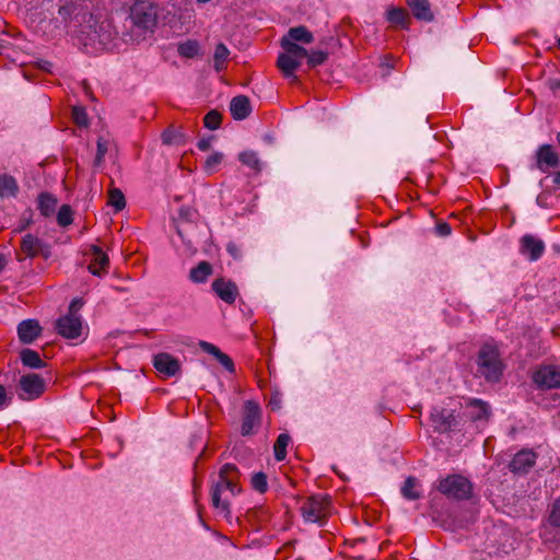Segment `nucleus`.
Here are the masks:
<instances>
[{
	"instance_id": "nucleus-2",
	"label": "nucleus",
	"mask_w": 560,
	"mask_h": 560,
	"mask_svg": "<svg viewBox=\"0 0 560 560\" xmlns=\"http://www.w3.org/2000/svg\"><path fill=\"white\" fill-rule=\"evenodd\" d=\"M238 468L234 464H224L219 471L218 480L211 489V503L214 509L228 516L231 513L230 499L241 492L238 487Z\"/></svg>"
},
{
	"instance_id": "nucleus-23",
	"label": "nucleus",
	"mask_w": 560,
	"mask_h": 560,
	"mask_svg": "<svg viewBox=\"0 0 560 560\" xmlns=\"http://www.w3.org/2000/svg\"><path fill=\"white\" fill-rule=\"evenodd\" d=\"M467 417L471 421H487L490 417V406L481 399H470L466 405Z\"/></svg>"
},
{
	"instance_id": "nucleus-18",
	"label": "nucleus",
	"mask_w": 560,
	"mask_h": 560,
	"mask_svg": "<svg viewBox=\"0 0 560 560\" xmlns=\"http://www.w3.org/2000/svg\"><path fill=\"white\" fill-rule=\"evenodd\" d=\"M211 287L215 294L228 304H233L238 296V288L232 280L218 278L212 282Z\"/></svg>"
},
{
	"instance_id": "nucleus-4",
	"label": "nucleus",
	"mask_w": 560,
	"mask_h": 560,
	"mask_svg": "<svg viewBox=\"0 0 560 560\" xmlns=\"http://www.w3.org/2000/svg\"><path fill=\"white\" fill-rule=\"evenodd\" d=\"M476 375L488 383H499L503 376L505 364L501 358L498 346L483 343L476 358Z\"/></svg>"
},
{
	"instance_id": "nucleus-33",
	"label": "nucleus",
	"mask_w": 560,
	"mask_h": 560,
	"mask_svg": "<svg viewBox=\"0 0 560 560\" xmlns=\"http://www.w3.org/2000/svg\"><path fill=\"white\" fill-rule=\"evenodd\" d=\"M229 55L230 51L224 44L217 45L213 56V67L217 72H221L226 68Z\"/></svg>"
},
{
	"instance_id": "nucleus-29",
	"label": "nucleus",
	"mask_w": 560,
	"mask_h": 560,
	"mask_svg": "<svg viewBox=\"0 0 560 560\" xmlns=\"http://www.w3.org/2000/svg\"><path fill=\"white\" fill-rule=\"evenodd\" d=\"M19 191L16 179L9 174H0V197H15Z\"/></svg>"
},
{
	"instance_id": "nucleus-54",
	"label": "nucleus",
	"mask_w": 560,
	"mask_h": 560,
	"mask_svg": "<svg viewBox=\"0 0 560 560\" xmlns=\"http://www.w3.org/2000/svg\"><path fill=\"white\" fill-rule=\"evenodd\" d=\"M38 3L44 4L43 0H25V5L27 7V10L31 11L32 15H36V5Z\"/></svg>"
},
{
	"instance_id": "nucleus-60",
	"label": "nucleus",
	"mask_w": 560,
	"mask_h": 560,
	"mask_svg": "<svg viewBox=\"0 0 560 560\" xmlns=\"http://www.w3.org/2000/svg\"><path fill=\"white\" fill-rule=\"evenodd\" d=\"M557 142H558V144L560 147V132L557 133Z\"/></svg>"
},
{
	"instance_id": "nucleus-28",
	"label": "nucleus",
	"mask_w": 560,
	"mask_h": 560,
	"mask_svg": "<svg viewBox=\"0 0 560 560\" xmlns=\"http://www.w3.org/2000/svg\"><path fill=\"white\" fill-rule=\"evenodd\" d=\"M20 359L22 364L30 369H43L47 365V363L40 358L39 353L30 348L21 350Z\"/></svg>"
},
{
	"instance_id": "nucleus-19",
	"label": "nucleus",
	"mask_w": 560,
	"mask_h": 560,
	"mask_svg": "<svg viewBox=\"0 0 560 560\" xmlns=\"http://www.w3.org/2000/svg\"><path fill=\"white\" fill-rule=\"evenodd\" d=\"M90 255L91 261L89 265V271L97 277L106 273L109 265V259L106 253H104V250L97 245H92L90 247Z\"/></svg>"
},
{
	"instance_id": "nucleus-51",
	"label": "nucleus",
	"mask_w": 560,
	"mask_h": 560,
	"mask_svg": "<svg viewBox=\"0 0 560 560\" xmlns=\"http://www.w3.org/2000/svg\"><path fill=\"white\" fill-rule=\"evenodd\" d=\"M32 217H33L32 210H27L24 212L23 218H22V223L19 229L20 232L26 230L32 224Z\"/></svg>"
},
{
	"instance_id": "nucleus-5",
	"label": "nucleus",
	"mask_w": 560,
	"mask_h": 560,
	"mask_svg": "<svg viewBox=\"0 0 560 560\" xmlns=\"http://www.w3.org/2000/svg\"><path fill=\"white\" fill-rule=\"evenodd\" d=\"M73 45L82 52L97 56L104 51H119L126 46L122 37H74Z\"/></svg>"
},
{
	"instance_id": "nucleus-62",
	"label": "nucleus",
	"mask_w": 560,
	"mask_h": 560,
	"mask_svg": "<svg viewBox=\"0 0 560 560\" xmlns=\"http://www.w3.org/2000/svg\"><path fill=\"white\" fill-rule=\"evenodd\" d=\"M557 43H558V45H557V46H558V48L560 49V37H558Z\"/></svg>"
},
{
	"instance_id": "nucleus-31",
	"label": "nucleus",
	"mask_w": 560,
	"mask_h": 560,
	"mask_svg": "<svg viewBox=\"0 0 560 560\" xmlns=\"http://www.w3.org/2000/svg\"><path fill=\"white\" fill-rule=\"evenodd\" d=\"M419 487V481L417 480L416 477H408L405 482H404V486L401 487V495L406 499V500H410V501H415V500H418L421 498V492L417 490V488Z\"/></svg>"
},
{
	"instance_id": "nucleus-49",
	"label": "nucleus",
	"mask_w": 560,
	"mask_h": 560,
	"mask_svg": "<svg viewBox=\"0 0 560 560\" xmlns=\"http://www.w3.org/2000/svg\"><path fill=\"white\" fill-rule=\"evenodd\" d=\"M12 401V397L8 395L7 389L0 384V410L7 408Z\"/></svg>"
},
{
	"instance_id": "nucleus-50",
	"label": "nucleus",
	"mask_w": 560,
	"mask_h": 560,
	"mask_svg": "<svg viewBox=\"0 0 560 560\" xmlns=\"http://www.w3.org/2000/svg\"><path fill=\"white\" fill-rule=\"evenodd\" d=\"M435 231L440 236H448L452 232V229L447 222H439L435 226Z\"/></svg>"
},
{
	"instance_id": "nucleus-32",
	"label": "nucleus",
	"mask_w": 560,
	"mask_h": 560,
	"mask_svg": "<svg viewBox=\"0 0 560 560\" xmlns=\"http://www.w3.org/2000/svg\"><path fill=\"white\" fill-rule=\"evenodd\" d=\"M291 442V438L288 433H281L278 435L275 445H273V453L275 458L278 462H282L287 457V447L289 443Z\"/></svg>"
},
{
	"instance_id": "nucleus-53",
	"label": "nucleus",
	"mask_w": 560,
	"mask_h": 560,
	"mask_svg": "<svg viewBox=\"0 0 560 560\" xmlns=\"http://www.w3.org/2000/svg\"><path fill=\"white\" fill-rule=\"evenodd\" d=\"M287 35H312L305 26H296L288 30Z\"/></svg>"
},
{
	"instance_id": "nucleus-36",
	"label": "nucleus",
	"mask_w": 560,
	"mask_h": 560,
	"mask_svg": "<svg viewBox=\"0 0 560 560\" xmlns=\"http://www.w3.org/2000/svg\"><path fill=\"white\" fill-rule=\"evenodd\" d=\"M73 222V211L69 205H62L57 213V223L66 228Z\"/></svg>"
},
{
	"instance_id": "nucleus-7",
	"label": "nucleus",
	"mask_w": 560,
	"mask_h": 560,
	"mask_svg": "<svg viewBox=\"0 0 560 560\" xmlns=\"http://www.w3.org/2000/svg\"><path fill=\"white\" fill-rule=\"evenodd\" d=\"M129 16L139 30L153 33L158 23V7L152 0H135Z\"/></svg>"
},
{
	"instance_id": "nucleus-63",
	"label": "nucleus",
	"mask_w": 560,
	"mask_h": 560,
	"mask_svg": "<svg viewBox=\"0 0 560 560\" xmlns=\"http://www.w3.org/2000/svg\"><path fill=\"white\" fill-rule=\"evenodd\" d=\"M514 44H520V40L517 37L514 39Z\"/></svg>"
},
{
	"instance_id": "nucleus-16",
	"label": "nucleus",
	"mask_w": 560,
	"mask_h": 560,
	"mask_svg": "<svg viewBox=\"0 0 560 560\" xmlns=\"http://www.w3.org/2000/svg\"><path fill=\"white\" fill-rule=\"evenodd\" d=\"M434 431L446 433L456 425L457 420L453 410L434 407L430 415Z\"/></svg>"
},
{
	"instance_id": "nucleus-41",
	"label": "nucleus",
	"mask_w": 560,
	"mask_h": 560,
	"mask_svg": "<svg viewBox=\"0 0 560 560\" xmlns=\"http://www.w3.org/2000/svg\"><path fill=\"white\" fill-rule=\"evenodd\" d=\"M240 161L253 170H259V159L253 151L242 152L240 154Z\"/></svg>"
},
{
	"instance_id": "nucleus-61",
	"label": "nucleus",
	"mask_w": 560,
	"mask_h": 560,
	"mask_svg": "<svg viewBox=\"0 0 560 560\" xmlns=\"http://www.w3.org/2000/svg\"><path fill=\"white\" fill-rule=\"evenodd\" d=\"M177 233H178V235L183 238V233H182L180 228H177Z\"/></svg>"
},
{
	"instance_id": "nucleus-8",
	"label": "nucleus",
	"mask_w": 560,
	"mask_h": 560,
	"mask_svg": "<svg viewBox=\"0 0 560 560\" xmlns=\"http://www.w3.org/2000/svg\"><path fill=\"white\" fill-rule=\"evenodd\" d=\"M330 498L326 494L308 497L300 510L305 522L323 524L329 514Z\"/></svg>"
},
{
	"instance_id": "nucleus-47",
	"label": "nucleus",
	"mask_w": 560,
	"mask_h": 560,
	"mask_svg": "<svg viewBox=\"0 0 560 560\" xmlns=\"http://www.w3.org/2000/svg\"><path fill=\"white\" fill-rule=\"evenodd\" d=\"M199 346L205 352L213 355L214 358H218L222 352L217 346L207 341H200Z\"/></svg>"
},
{
	"instance_id": "nucleus-59",
	"label": "nucleus",
	"mask_w": 560,
	"mask_h": 560,
	"mask_svg": "<svg viewBox=\"0 0 560 560\" xmlns=\"http://www.w3.org/2000/svg\"><path fill=\"white\" fill-rule=\"evenodd\" d=\"M191 211L189 209H180L179 210V217L187 220V221H190L191 220Z\"/></svg>"
},
{
	"instance_id": "nucleus-27",
	"label": "nucleus",
	"mask_w": 560,
	"mask_h": 560,
	"mask_svg": "<svg viewBox=\"0 0 560 560\" xmlns=\"http://www.w3.org/2000/svg\"><path fill=\"white\" fill-rule=\"evenodd\" d=\"M212 265L206 260L200 261L189 271V280L194 283H205L212 275Z\"/></svg>"
},
{
	"instance_id": "nucleus-17",
	"label": "nucleus",
	"mask_w": 560,
	"mask_h": 560,
	"mask_svg": "<svg viewBox=\"0 0 560 560\" xmlns=\"http://www.w3.org/2000/svg\"><path fill=\"white\" fill-rule=\"evenodd\" d=\"M153 366L166 377L176 375L180 370V362L167 352L154 355Z\"/></svg>"
},
{
	"instance_id": "nucleus-9",
	"label": "nucleus",
	"mask_w": 560,
	"mask_h": 560,
	"mask_svg": "<svg viewBox=\"0 0 560 560\" xmlns=\"http://www.w3.org/2000/svg\"><path fill=\"white\" fill-rule=\"evenodd\" d=\"M262 411L255 400H246L242 411L241 434L243 436L254 435L261 425Z\"/></svg>"
},
{
	"instance_id": "nucleus-3",
	"label": "nucleus",
	"mask_w": 560,
	"mask_h": 560,
	"mask_svg": "<svg viewBox=\"0 0 560 560\" xmlns=\"http://www.w3.org/2000/svg\"><path fill=\"white\" fill-rule=\"evenodd\" d=\"M91 1L90 0H59L58 16L52 21L46 22L40 20L38 25L54 24V28L47 30L40 26L38 31L43 33L54 32L56 30L62 31L70 23L81 24L86 21V16H91Z\"/></svg>"
},
{
	"instance_id": "nucleus-44",
	"label": "nucleus",
	"mask_w": 560,
	"mask_h": 560,
	"mask_svg": "<svg viewBox=\"0 0 560 560\" xmlns=\"http://www.w3.org/2000/svg\"><path fill=\"white\" fill-rule=\"evenodd\" d=\"M84 305V301L82 298H74L68 308V313L66 315L79 316L78 313Z\"/></svg>"
},
{
	"instance_id": "nucleus-43",
	"label": "nucleus",
	"mask_w": 560,
	"mask_h": 560,
	"mask_svg": "<svg viewBox=\"0 0 560 560\" xmlns=\"http://www.w3.org/2000/svg\"><path fill=\"white\" fill-rule=\"evenodd\" d=\"M396 62L397 59L392 55H387L381 58L380 67L386 69V72L383 73L384 77L388 74L390 69L395 68Z\"/></svg>"
},
{
	"instance_id": "nucleus-13",
	"label": "nucleus",
	"mask_w": 560,
	"mask_h": 560,
	"mask_svg": "<svg viewBox=\"0 0 560 560\" xmlns=\"http://www.w3.org/2000/svg\"><path fill=\"white\" fill-rule=\"evenodd\" d=\"M20 247L28 258L40 256L44 259H48L51 256L50 245L33 234H26L22 238Z\"/></svg>"
},
{
	"instance_id": "nucleus-12",
	"label": "nucleus",
	"mask_w": 560,
	"mask_h": 560,
	"mask_svg": "<svg viewBox=\"0 0 560 560\" xmlns=\"http://www.w3.org/2000/svg\"><path fill=\"white\" fill-rule=\"evenodd\" d=\"M535 167L541 173H550L560 165V158L551 144H541L535 152Z\"/></svg>"
},
{
	"instance_id": "nucleus-1",
	"label": "nucleus",
	"mask_w": 560,
	"mask_h": 560,
	"mask_svg": "<svg viewBox=\"0 0 560 560\" xmlns=\"http://www.w3.org/2000/svg\"><path fill=\"white\" fill-rule=\"evenodd\" d=\"M314 37H281L276 66L291 83H298L295 74L302 60L306 59L310 69L326 62L328 56L340 47L339 37H323L316 48L311 47Z\"/></svg>"
},
{
	"instance_id": "nucleus-52",
	"label": "nucleus",
	"mask_w": 560,
	"mask_h": 560,
	"mask_svg": "<svg viewBox=\"0 0 560 560\" xmlns=\"http://www.w3.org/2000/svg\"><path fill=\"white\" fill-rule=\"evenodd\" d=\"M548 88L552 91L555 95L560 94V79L552 78L547 81Z\"/></svg>"
},
{
	"instance_id": "nucleus-46",
	"label": "nucleus",
	"mask_w": 560,
	"mask_h": 560,
	"mask_svg": "<svg viewBox=\"0 0 560 560\" xmlns=\"http://www.w3.org/2000/svg\"><path fill=\"white\" fill-rule=\"evenodd\" d=\"M223 155L221 153H213L209 155L206 160V168L207 170H213L215 166H218L222 162Z\"/></svg>"
},
{
	"instance_id": "nucleus-57",
	"label": "nucleus",
	"mask_w": 560,
	"mask_h": 560,
	"mask_svg": "<svg viewBox=\"0 0 560 560\" xmlns=\"http://www.w3.org/2000/svg\"><path fill=\"white\" fill-rule=\"evenodd\" d=\"M38 66L42 70L44 71H47V72H51V68H52V63L50 61H47V60H40L38 62Z\"/></svg>"
},
{
	"instance_id": "nucleus-25",
	"label": "nucleus",
	"mask_w": 560,
	"mask_h": 560,
	"mask_svg": "<svg viewBox=\"0 0 560 560\" xmlns=\"http://www.w3.org/2000/svg\"><path fill=\"white\" fill-rule=\"evenodd\" d=\"M386 20L394 27L408 30L411 22L408 11L404 8L393 7L386 11Z\"/></svg>"
},
{
	"instance_id": "nucleus-37",
	"label": "nucleus",
	"mask_w": 560,
	"mask_h": 560,
	"mask_svg": "<svg viewBox=\"0 0 560 560\" xmlns=\"http://www.w3.org/2000/svg\"><path fill=\"white\" fill-rule=\"evenodd\" d=\"M222 115L220 112L212 109L203 117V125L210 130H217L221 126Z\"/></svg>"
},
{
	"instance_id": "nucleus-6",
	"label": "nucleus",
	"mask_w": 560,
	"mask_h": 560,
	"mask_svg": "<svg viewBox=\"0 0 560 560\" xmlns=\"http://www.w3.org/2000/svg\"><path fill=\"white\" fill-rule=\"evenodd\" d=\"M436 489L447 499L455 501L468 500L472 495V483L468 478L458 474L440 479Z\"/></svg>"
},
{
	"instance_id": "nucleus-21",
	"label": "nucleus",
	"mask_w": 560,
	"mask_h": 560,
	"mask_svg": "<svg viewBox=\"0 0 560 560\" xmlns=\"http://www.w3.org/2000/svg\"><path fill=\"white\" fill-rule=\"evenodd\" d=\"M536 455L532 451L523 450L514 455L509 467L513 472H526L535 464Z\"/></svg>"
},
{
	"instance_id": "nucleus-45",
	"label": "nucleus",
	"mask_w": 560,
	"mask_h": 560,
	"mask_svg": "<svg viewBox=\"0 0 560 560\" xmlns=\"http://www.w3.org/2000/svg\"><path fill=\"white\" fill-rule=\"evenodd\" d=\"M222 366L229 372H234L235 366L233 360L225 353L221 352L218 358H215Z\"/></svg>"
},
{
	"instance_id": "nucleus-26",
	"label": "nucleus",
	"mask_w": 560,
	"mask_h": 560,
	"mask_svg": "<svg viewBox=\"0 0 560 560\" xmlns=\"http://www.w3.org/2000/svg\"><path fill=\"white\" fill-rule=\"evenodd\" d=\"M57 205L58 199L50 192H40L37 197V209L45 218L55 213Z\"/></svg>"
},
{
	"instance_id": "nucleus-58",
	"label": "nucleus",
	"mask_w": 560,
	"mask_h": 560,
	"mask_svg": "<svg viewBox=\"0 0 560 560\" xmlns=\"http://www.w3.org/2000/svg\"><path fill=\"white\" fill-rule=\"evenodd\" d=\"M0 35H14L8 28V24L4 21H2V20H0Z\"/></svg>"
},
{
	"instance_id": "nucleus-11",
	"label": "nucleus",
	"mask_w": 560,
	"mask_h": 560,
	"mask_svg": "<svg viewBox=\"0 0 560 560\" xmlns=\"http://www.w3.org/2000/svg\"><path fill=\"white\" fill-rule=\"evenodd\" d=\"M533 382L540 389L560 387V369L555 365H541L533 373Z\"/></svg>"
},
{
	"instance_id": "nucleus-55",
	"label": "nucleus",
	"mask_w": 560,
	"mask_h": 560,
	"mask_svg": "<svg viewBox=\"0 0 560 560\" xmlns=\"http://www.w3.org/2000/svg\"><path fill=\"white\" fill-rule=\"evenodd\" d=\"M197 147L200 151H208L211 147L210 138H202L198 141Z\"/></svg>"
},
{
	"instance_id": "nucleus-40",
	"label": "nucleus",
	"mask_w": 560,
	"mask_h": 560,
	"mask_svg": "<svg viewBox=\"0 0 560 560\" xmlns=\"http://www.w3.org/2000/svg\"><path fill=\"white\" fill-rule=\"evenodd\" d=\"M108 151V140L100 137L97 139V151L94 159V166L98 167L103 164L104 158Z\"/></svg>"
},
{
	"instance_id": "nucleus-48",
	"label": "nucleus",
	"mask_w": 560,
	"mask_h": 560,
	"mask_svg": "<svg viewBox=\"0 0 560 560\" xmlns=\"http://www.w3.org/2000/svg\"><path fill=\"white\" fill-rule=\"evenodd\" d=\"M226 252L236 260L242 258V248L234 242L228 243Z\"/></svg>"
},
{
	"instance_id": "nucleus-42",
	"label": "nucleus",
	"mask_w": 560,
	"mask_h": 560,
	"mask_svg": "<svg viewBox=\"0 0 560 560\" xmlns=\"http://www.w3.org/2000/svg\"><path fill=\"white\" fill-rule=\"evenodd\" d=\"M72 118L77 126L79 127H88L89 118L85 109L80 106H75L72 108Z\"/></svg>"
},
{
	"instance_id": "nucleus-38",
	"label": "nucleus",
	"mask_w": 560,
	"mask_h": 560,
	"mask_svg": "<svg viewBox=\"0 0 560 560\" xmlns=\"http://www.w3.org/2000/svg\"><path fill=\"white\" fill-rule=\"evenodd\" d=\"M548 523L553 527H560V497L556 498L549 506Z\"/></svg>"
},
{
	"instance_id": "nucleus-10",
	"label": "nucleus",
	"mask_w": 560,
	"mask_h": 560,
	"mask_svg": "<svg viewBox=\"0 0 560 560\" xmlns=\"http://www.w3.org/2000/svg\"><path fill=\"white\" fill-rule=\"evenodd\" d=\"M19 397L22 400H34L45 392V380L36 373L22 375L19 381Z\"/></svg>"
},
{
	"instance_id": "nucleus-20",
	"label": "nucleus",
	"mask_w": 560,
	"mask_h": 560,
	"mask_svg": "<svg viewBox=\"0 0 560 560\" xmlns=\"http://www.w3.org/2000/svg\"><path fill=\"white\" fill-rule=\"evenodd\" d=\"M42 334V327L36 319H24L18 325V336L22 343L34 342Z\"/></svg>"
},
{
	"instance_id": "nucleus-35",
	"label": "nucleus",
	"mask_w": 560,
	"mask_h": 560,
	"mask_svg": "<svg viewBox=\"0 0 560 560\" xmlns=\"http://www.w3.org/2000/svg\"><path fill=\"white\" fill-rule=\"evenodd\" d=\"M107 203L114 207L115 212L121 211L126 207V199L122 191L119 188L110 189Z\"/></svg>"
},
{
	"instance_id": "nucleus-39",
	"label": "nucleus",
	"mask_w": 560,
	"mask_h": 560,
	"mask_svg": "<svg viewBox=\"0 0 560 560\" xmlns=\"http://www.w3.org/2000/svg\"><path fill=\"white\" fill-rule=\"evenodd\" d=\"M250 485L254 490L259 493H265L268 490L267 475L262 471L254 474L250 479Z\"/></svg>"
},
{
	"instance_id": "nucleus-34",
	"label": "nucleus",
	"mask_w": 560,
	"mask_h": 560,
	"mask_svg": "<svg viewBox=\"0 0 560 560\" xmlns=\"http://www.w3.org/2000/svg\"><path fill=\"white\" fill-rule=\"evenodd\" d=\"M161 138L162 142L167 145H180L185 142L184 133L173 128H167L164 130Z\"/></svg>"
},
{
	"instance_id": "nucleus-56",
	"label": "nucleus",
	"mask_w": 560,
	"mask_h": 560,
	"mask_svg": "<svg viewBox=\"0 0 560 560\" xmlns=\"http://www.w3.org/2000/svg\"><path fill=\"white\" fill-rule=\"evenodd\" d=\"M551 176L552 187L555 189L560 188V170L553 173H548Z\"/></svg>"
},
{
	"instance_id": "nucleus-30",
	"label": "nucleus",
	"mask_w": 560,
	"mask_h": 560,
	"mask_svg": "<svg viewBox=\"0 0 560 560\" xmlns=\"http://www.w3.org/2000/svg\"><path fill=\"white\" fill-rule=\"evenodd\" d=\"M178 55L183 58H196L201 56V48L196 39H187L177 47Z\"/></svg>"
},
{
	"instance_id": "nucleus-15",
	"label": "nucleus",
	"mask_w": 560,
	"mask_h": 560,
	"mask_svg": "<svg viewBox=\"0 0 560 560\" xmlns=\"http://www.w3.org/2000/svg\"><path fill=\"white\" fill-rule=\"evenodd\" d=\"M58 335L66 339H75L81 336L82 320L80 316L63 315L56 322Z\"/></svg>"
},
{
	"instance_id": "nucleus-14",
	"label": "nucleus",
	"mask_w": 560,
	"mask_h": 560,
	"mask_svg": "<svg viewBox=\"0 0 560 560\" xmlns=\"http://www.w3.org/2000/svg\"><path fill=\"white\" fill-rule=\"evenodd\" d=\"M545 243L541 238L525 234L520 240V253L530 261L538 260L545 253Z\"/></svg>"
},
{
	"instance_id": "nucleus-22",
	"label": "nucleus",
	"mask_w": 560,
	"mask_h": 560,
	"mask_svg": "<svg viewBox=\"0 0 560 560\" xmlns=\"http://www.w3.org/2000/svg\"><path fill=\"white\" fill-rule=\"evenodd\" d=\"M407 5L412 16L417 20L422 22H432L434 20L429 0H407Z\"/></svg>"
},
{
	"instance_id": "nucleus-24",
	"label": "nucleus",
	"mask_w": 560,
	"mask_h": 560,
	"mask_svg": "<svg viewBox=\"0 0 560 560\" xmlns=\"http://www.w3.org/2000/svg\"><path fill=\"white\" fill-rule=\"evenodd\" d=\"M230 112L235 120H243L250 115L252 106L249 98L245 95H237L231 100Z\"/></svg>"
}]
</instances>
